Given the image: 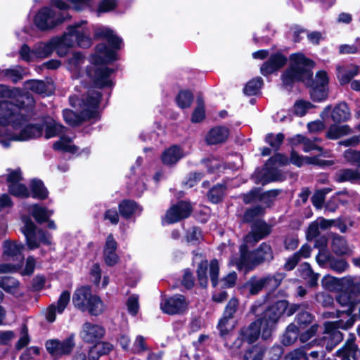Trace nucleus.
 Wrapping results in <instances>:
<instances>
[{"label":"nucleus","instance_id":"nucleus-35","mask_svg":"<svg viewBox=\"0 0 360 360\" xmlns=\"http://www.w3.org/2000/svg\"><path fill=\"white\" fill-rule=\"evenodd\" d=\"M337 70L340 84H345L359 73V67L351 65L347 67H338Z\"/></svg>","mask_w":360,"mask_h":360},{"label":"nucleus","instance_id":"nucleus-22","mask_svg":"<svg viewBox=\"0 0 360 360\" xmlns=\"http://www.w3.org/2000/svg\"><path fill=\"white\" fill-rule=\"evenodd\" d=\"M190 153L183 147L174 145L167 148L161 155L162 162L168 166L175 165L180 159Z\"/></svg>","mask_w":360,"mask_h":360},{"label":"nucleus","instance_id":"nucleus-50","mask_svg":"<svg viewBox=\"0 0 360 360\" xmlns=\"http://www.w3.org/2000/svg\"><path fill=\"white\" fill-rule=\"evenodd\" d=\"M2 72L4 78L6 77L16 83L22 79L24 70L20 67H17L13 69H5V70H2Z\"/></svg>","mask_w":360,"mask_h":360},{"label":"nucleus","instance_id":"nucleus-33","mask_svg":"<svg viewBox=\"0 0 360 360\" xmlns=\"http://www.w3.org/2000/svg\"><path fill=\"white\" fill-rule=\"evenodd\" d=\"M297 274L299 276L307 281L309 285L314 286L317 284L319 274L314 273L308 263L302 264L297 269Z\"/></svg>","mask_w":360,"mask_h":360},{"label":"nucleus","instance_id":"nucleus-36","mask_svg":"<svg viewBox=\"0 0 360 360\" xmlns=\"http://www.w3.org/2000/svg\"><path fill=\"white\" fill-rule=\"evenodd\" d=\"M120 214L125 218H129L133 215L139 214L142 208L135 202L131 200H124L119 206Z\"/></svg>","mask_w":360,"mask_h":360},{"label":"nucleus","instance_id":"nucleus-54","mask_svg":"<svg viewBox=\"0 0 360 360\" xmlns=\"http://www.w3.org/2000/svg\"><path fill=\"white\" fill-rule=\"evenodd\" d=\"M339 51L342 54L360 53V39L356 38L353 44H342L339 47Z\"/></svg>","mask_w":360,"mask_h":360},{"label":"nucleus","instance_id":"nucleus-25","mask_svg":"<svg viewBox=\"0 0 360 360\" xmlns=\"http://www.w3.org/2000/svg\"><path fill=\"white\" fill-rule=\"evenodd\" d=\"M286 61V58L281 53L271 55L269 60L261 66V73L264 76L271 74L282 68Z\"/></svg>","mask_w":360,"mask_h":360},{"label":"nucleus","instance_id":"nucleus-53","mask_svg":"<svg viewBox=\"0 0 360 360\" xmlns=\"http://www.w3.org/2000/svg\"><path fill=\"white\" fill-rule=\"evenodd\" d=\"M246 286L249 288L250 294L256 295L266 286L265 280L263 278L259 279L252 278L246 283Z\"/></svg>","mask_w":360,"mask_h":360},{"label":"nucleus","instance_id":"nucleus-26","mask_svg":"<svg viewBox=\"0 0 360 360\" xmlns=\"http://www.w3.org/2000/svg\"><path fill=\"white\" fill-rule=\"evenodd\" d=\"M73 136H68L65 131L59 136V139L54 142L53 148L55 150L75 154L78 148L73 143Z\"/></svg>","mask_w":360,"mask_h":360},{"label":"nucleus","instance_id":"nucleus-13","mask_svg":"<svg viewBox=\"0 0 360 360\" xmlns=\"http://www.w3.org/2000/svg\"><path fill=\"white\" fill-rule=\"evenodd\" d=\"M22 101L24 103L20 107V112L25 117L26 124H28L25 112L27 108L33 106L34 103L33 97L28 93H22L19 89L11 90L7 86L0 84V102H9L17 105Z\"/></svg>","mask_w":360,"mask_h":360},{"label":"nucleus","instance_id":"nucleus-61","mask_svg":"<svg viewBox=\"0 0 360 360\" xmlns=\"http://www.w3.org/2000/svg\"><path fill=\"white\" fill-rule=\"evenodd\" d=\"M127 307L128 312L135 316L139 309V296L136 295H132L129 297L127 301Z\"/></svg>","mask_w":360,"mask_h":360},{"label":"nucleus","instance_id":"nucleus-45","mask_svg":"<svg viewBox=\"0 0 360 360\" xmlns=\"http://www.w3.org/2000/svg\"><path fill=\"white\" fill-rule=\"evenodd\" d=\"M337 179L341 182L356 181L360 179V172L352 169H341L337 174Z\"/></svg>","mask_w":360,"mask_h":360},{"label":"nucleus","instance_id":"nucleus-19","mask_svg":"<svg viewBox=\"0 0 360 360\" xmlns=\"http://www.w3.org/2000/svg\"><path fill=\"white\" fill-rule=\"evenodd\" d=\"M105 333V328L102 326L86 322L82 327L79 337L86 343H93L101 339Z\"/></svg>","mask_w":360,"mask_h":360},{"label":"nucleus","instance_id":"nucleus-42","mask_svg":"<svg viewBox=\"0 0 360 360\" xmlns=\"http://www.w3.org/2000/svg\"><path fill=\"white\" fill-rule=\"evenodd\" d=\"M299 331L297 327L294 324H290L288 326L285 333L282 338V343L288 346L293 344L297 339Z\"/></svg>","mask_w":360,"mask_h":360},{"label":"nucleus","instance_id":"nucleus-46","mask_svg":"<svg viewBox=\"0 0 360 360\" xmlns=\"http://www.w3.org/2000/svg\"><path fill=\"white\" fill-rule=\"evenodd\" d=\"M262 84L263 80L261 77L255 78L247 83L244 92L249 96L256 95L259 93Z\"/></svg>","mask_w":360,"mask_h":360},{"label":"nucleus","instance_id":"nucleus-47","mask_svg":"<svg viewBox=\"0 0 360 360\" xmlns=\"http://www.w3.org/2000/svg\"><path fill=\"white\" fill-rule=\"evenodd\" d=\"M289 160L287 157L282 154L278 153L271 157L266 164V167L271 172V170L279 166L285 165L288 163Z\"/></svg>","mask_w":360,"mask_h":360},{"label":"nucleus","instance_id":"nucleus-48","mask_svg":"<svg viewBox=\"0 0 360 360\" xmlns=\"http://www.w3.org/2000/svg\"><path fill=\"white\" fill-rule=\"evenodd\" d=\"M225 186L218 184L211 188L207 196L209 200L213 203H217L221 201L224 196Z\"/></svg>","mask_w":360,"mask_h":360},{"label":"nucleus","instance_id":"nucleus-41","mask_svg":"<svg viewBox=\"0 0 360 360\" xmlns=\"http://www.w3.org/2000/svg\"><path fill=\"white\" fill-rule=\"evenodd\" d=\"M332 249L336 254L338 255L349 254L351 251L345 239L341 236H335L333 238L332 242Z\"/></svg>","mask_w":360,"mask_h":360},{"label":"nucleus","instance_id":"nucleus-18","mask_svg":"<svg viewBox=\"0 0 360 360\" xmlns=\"http://www.w3.org/2000/svg\"><path fill=\"white\" fill-rule=\"evenodd\" d=\"M188 303L181 295H176L169 298H162L160 309L164 313L176 314L184 312L187 308Z\"/></svg>","mask_w":360,"mask_h":360},{"label":"nucleus","instance_id":"nucleus-51","mask_svg":"<svg viewBox=\"0 0 360 360\" xmlns=\"http://www.w3.org/2000/svg\"><path fill=\"white\" fill-rule=\"evenodd\" d=\"M321 244H319V242L317 241L316 243L315 246L316 248H321L319 254L316 255V262L319 263V264L322 265L326 262V261L328 259L329 253L328 251L325 250L323 248L326 245L327 240L325 237H322L320 239Z\"/></svg>","mask_w":360,"mask_h":360},{"label":"nucleus","instance_id":"nucleus-7","mask_svg":"<svg viewBox=\"0 0 360 360\" xmlns=\"http://www.w3.org/2000/svg\"><path fill=\"white\" fill-rule=\"evenodd\" d=\"M101 95L94 89L89 90L81 100L76 96L70 97V103L79 114L71 110L65 109L63 111L65 122L70 126H77L82 120L95 117Z\"/></svg>","mask_w":360,"mask_h":360},{"label":"nucleus","instance_id":"nucleus-43","mask_svg":"<svg viewBox=\"0 0 360 360\" xmlns=\"http://www.w3.org/2000/svg\"><path fill=\"white\" fill-rule=\"evenodd\" d=\"M236 326V321L233 318L224 315L219 320L218 328L221 336H225L231 331Z\"/></svg>","mask_w":360,"mask_h":360},{"label":"nucleus","instance_id":"nucleus-2","mask_svg":"<svg viewBox=\"0 0 360 360\" xmlns=\"http://www.w3.org/2000/svg\"><path fill=\"white\" fill-rule=\"evenodd\" d=\"M290 67L282 75V81L286 87L297 82H302L311 87V96L314 101H321L327 97L328 77L323 70L318 71L312 79L314 62L302 53L290 56Z\"/></svg>","mask_w":360,"mask_h":360},{"label":"nucleus","instance_id":"nucleus-17","mask_svg":"<svg viewBox=\"0 0 360 360\" xmlns=\"http://www.w3.org/2000/svg\"><path fill=\"white\" fill-rule=\"evenodd\" d=\"M192 212L191 205L186 201H180L171 206L167 211L163 222L167 224L176 223L187 218Z\"/></svg>","mask_w":360,"mask_h":360},{"label":"nucleus","instance_id":"nucleus-20","mask_svg":"<svg viewBox=\"0 0 360 360\" xmlns=\"http://www.w3.org/2000/svg\"><path fill=\"white\" fill-rule=\"evenodd\" d=\"M25 247L22 243L5 241L3 246V257L4 260L20 263L22 265L24 256L22 250Z\"/></svg>","mask_w":360,"mask_h":360},{"label":"nucleus","instance_id":"nucleus-5","mask_svg":"<svg viewBox=\"0 0 360 360\" xmlns=\"http://www.w3.org/2000/svg\"><path fill=\"white\" fill-rule=\"evenodd\" d=\"M337 302L347 309L336 311V317L338 320L326 322L324 324V336L319 344L325 345L328 351L332 350L343 338L339 329L347 330L351 328L355 322L354 316L352 314L355 304L351 295L343 291L337 297Z\"/></svg>","mask_w":360,"mask_h":360},{"label":"nucleus","instance_id":"nucleus-59","mask_svg":"<svg viewBox=\"0 0 360 360\" xmlns=\"http://www.w3.org/2000/svg\"><path fill=\"white\" fill-rule=\"evenodd\" d=\"M264 211V208L262 205H257L249 209L244 214V220L248 222L252 221L255 217L262 215Z\"/></svg>","mask_w":360,"mask_h":360},{"label":"nucleus","instance_id":"nucleus-16","mask_svg":"<svg viewBox=\"0 0 360 360\" xmlns=\"http://www.w3.org/2000/svg\"><path fill=\"white\" fill-rule=\"evenodd\" d=\"M208 269L212 286L215 287L218 282L219 270L218 261L217 259H213L210 264L207 260L202 261L198 267L197 275L198 282L202 288L206 287L208 283V278L207 275Z\"/></svg>","mask_w":360,"mask_h":360},{"label":"nucleus","instance_id":"nucleus-40","mask_svg":"<svg viewBox=\"0 0 360 360\" xmlns=\"http://www.w3.org/2000/svg\"><path fill=\"white\" fill-rule=\"evenodd\" d=\"M359 354H360V352L352 342L347 344L345 347L336 352L337 356L342 357V360H350V357H352L354 360H357L356 356Z\"/></svg>","mask_w":360,"mask_h":360},{"label":"nucleus","instance_id":"nucleus-15","mask_svg":"<svg viewBox=\"0 0 360 360\" xmlns=\"http://www.w3.org/2000/svg\"><path fill=\"white\" fill-rule=\"evenodd\" d=\"M22 180L20 169H8L6 181L8 192L16 197L26 198L30 195L27 187L21 183Z\"/></svg>","mask_w":360,"mask_h":360},{"label":"nucleus","instance_id":"nucleus-34","mask_svg":"<svg viewBox=\"0 0 360 360\" xmlns=\"http://www.w3.org/2000/svg\"><path fill=\"white\" fill-rule=\"evenodd\" d=\"M66 131L67 129L64 126L53 119L46 121L44 136L46 139L60 136Z\"/></svg>","mask_w":360,"mask_h":360},{"label":"nucleus","instance_id":"nucleus-27","mask_svg":"<svg viewBox=\"0 0 360 360\" xmlns=\"http://www.w3.org/2000/svg\"><path fill=\"white\" fill-rule=\"evenodd\" d=\"M290 161L291 163L294 164L295 165H296L297 167H302L304 164L318 165H321V166L330 165L333 164V162H331V161L320 160L316 157L311 158V157L300 156L294 150H292L291 153Z\"/></svg>","mask_w":360,"mask_h":360},{"label":"nucleus","instance_id":"nucleus-49","mask_svg":"<svg viewBox=\"0 0 360 360\" xmlns=\"http://www.w3.org/2000/svg\"><path fill=\"white\" fill-rule=\"evenodd\" d=\"M193 99V96L189 91H180L176 97V103L181 108H188Z\"/></svg>","mask_w":360,"mask_h":360},{"label":"nucleus","instance_id":"nucleus-63","mask_svg":"<svg viewBox=\"0 0 360 360\" xmlns=\"http://www.w3.org/2000/svg\"><path fill=\"white\" fill-rule=\"evenodd\" d=\"M201 238L202 233L199 229L193 227L187 231L186 240L188 243L195 245L200 241Z\"/></svg>","mask_w":360,"mask_h":360},{"label":"nucleus","instance_id":"nucleus-64","mask_svg":"<svg viewBox=\"0 0 360 360\" xmlns=\"http://www.w3.org/2000/svg\"><path fill=\"white\" fill-rule=\"evenodd\" d=\"M284 360H307V354L303 348H298L285 355Z\"/></svg>","mask_w":360,"mask_h":360},{"label":"nucleus","instance_id":"nucleus-24","mask_svg":"<svg viewBox=\"0 0 360 360\" xmlns=\"http://www.w3.org/2000/svg\"><path fill=\"white\" fill-rule=\"evenodd\" d=\"M117 248V242L112 235H109L103 248V259L106 265L112 266L120 261V257L116 252Z\"/></svg>","mask_w":360,"mask_h":360},{"label":"nucleus","instance_id":"nucleus-23","mask_svg":"<svg viewBox=\"0 0 360 360\" xmlns=\"http://www.w3.org/2000/svg\"><path fill=\"white\" fill-rule=\"evenodd\" d=\"M321 283L322 286L328 290L338 291L350 288L353 282L349 278H342L340 279L330 275H326L323 278Z\"/></svg>","mask_w":360,"mask_h":360},{"label":"nucleus","instance_id":"nucleus-30","mask_svg":"<svg viewBox=\"0 0 360 360\" xmlns=\"http://www.w3.org/2000/svg\"><path fill=\"white\" fill-rule=\"evenodd\" d=\"M112 349V345L109 342H98L89 349L88 354L89 360H98L101 356L109 354Z\"/></svg>","mask_w":360,"mask_h":360},{"label":"nucleus","instance_id":"nucleus-8","mask_svg":"<svg viewBox=\"0 0 360 360\" xmlns=\"http://www.w3.org/2000/svg\"><path fill=\"white\" fill-rule=\"evenodd\" d=\"M70 6L63 0H51L49 6L40 8L34 17V24L40 30L55 28L69 18L65 11Z\"/></svg>","mask_w":360,"mask_h":360},{"label":"nucleus","instance_id":"nucleus-56","mask_svg":"<svg viewBox=\"0 0 360 360\" xmlns=\"http://www.w3.org/2000/svg\"><path fill=\"white\" fill-rule=\"evenodd\" d=\"M94 0H68L66 1L70 6V9L80 11L91 7Z\"/></svg>","mask_w":360,"mask_h":360},{"label":"nucleus","instance_id":"nucleus-32","mask_svg":"<svg viewBox=\"0 0 360 360\" xmlns=\"http://www.w3.org/2000/svg\"><path fill=\"white\" fill-rule=\"evenodd\" d=\"M0 287L6 292L12 294L17 297L22 295L20 289L19 282L13 277L0 278Z\"/></svg>","mask_w":360,"mask_h":360},{"label":"nucleus","instance_id":"nucleus-62","mask_svg":"<svg viewBox=\"0 0 360 360\" xmlns=\"http://www.w3.org/2000/svg\"><path fill=\"white\" fill-rule=\"evenodd\" d=\"M344 157L347 162L358 166L360 169V151L348 149L345 152Z\"/></svg>","mask_w":360,"mask_h":360},{"label":"nucleus","instance_id":"nucleus-60","mask_svg":"<svg viewBox=\"0 0 360 360\" xmlns=\"http://www.w3.org/2000/svg\"><path fill=\"white\" fill-rule=\"evenodd\" d=\"M198 106L193 112L191 121L193 122H200L205 117V110L203 106L202 100L200 98L197 101Z\"/></svg>","mask_w":360,"mask_h":360},{"label":"nucleus","instance_id":"nucleus-11","mask_svg":"<svg viewBox=\"0 0 360 360\" xmlns=\"http://www.w3.org/2000/svg\"><path fill=\"white\" fill-rule=\"evenodd\" d=\"M24 226L22 231L26 238V244L30 250L38 248L41 243L51 244V236L41 229L37 231L34 223L27 217H22Z\"/></svg>","mask_w":360,"mask_h":360},{"label":"nucleus","instance_id":"nucleus-38","mask_svg":"<svg viewBox=\"0 0 360 360\" xmlns=\"http://www.w3.org/2000/svg\"><path fill=\"white\" fill-rule=\"evenodd\" d=\"M352 129L348 125H331L327 133L326 137L329 139L335 140L341 138L342 136H347L351 134Z\"/></svg>","mask_w":360,"mask_h":360},{"label":"nucleus","instance_id":"nucleus-3","mask_svg":"<svg viewBox=\"0 0 360 360\" xmlns=\"http://www.w3.org/2000/svg\"><path fill=\"white\" fill-rule=\"evenodd\" d=\"M95 35L105 39L111 48L105 44H100L96 47V53L92 56L91 62L95 65L94 75L89 71L96 85L98 87L110 86L112 84L110 75L113 70L106 68L104 64L117 59V51L123 46L122 39L108 27H99L95 30Z\"/></svg>","mask_w":360,"mask_h":360},{"label":"nucleus","instance_id":"nucleus-57","mask_svg":"<svg viewBox=\"0 0 360 360\" xmlns=\"http://www.w3.org/2000/svg\"><path fill=\"white\" fill-rule=\"evenodd\" d=\"M89 278L97 287L100 286L101 279V269L98 263L94 264L89 269Z\"/></svg>","mask_w":360,"mask_h":360},{"label":"nucleus","instance_id":"nucleus-1","mask_svg":"<svg viewBox=\"0 0 360 360\" xmlns=\"http://www.w3.org/2000/svg\"><path fill=\"white\" fill-rule=\"evenodd\" d=\"M24 101L15 105L0 102V145L8 148L14 141H27L42 135L40 124H26L25 117L20 112Z\"/></svg>","mask_w":360,"mask_h":360},{"label":"nucleus","instance_id":"nucleus-31","mask_svg":"<svg viewBox=\"0 0 360 360\" xmlns=\"http://www.w3.org/2000/svg\"><path fill=\"white\" fill-rule=\"evenodd\" d=\"M25 89L30 90L36 94L46 96L51 93L50 84H46L41 80H28L24 83Z\"/></svg>","mask_w":360,"mask_h":360},{"label":"nucleus","instance_id":"nucleus-55","mask_svg":"<svg viewBox=\"0 0 360 360\" xmlns=\"http://www.w3.org/2000/svg\"><path fill=\"white\" fill-rule=\"evenodd\" d=\"M285 275L281 273H278L274 276H268L263 278L265 280V287H268L269 289L276 288L284 278Z\"/></svg>","mask_w":360,"mask_h":360},{"label":"nucleus","instance_id":"nucleus-21","mask_svg":"<svg viewBox=\"0 0 360 360\" xmlns=\"http://www.w3.org/2000/svg\"><path fill=\"white\" fill-rule=\"evenodd\" d=\"M70 293L68 290L63 291L56 303L51 304L47 310L46 314V319L49 322H53L56 320L57 314H62L67 305L70 302Z\"/></svg>","mask_w":360,"mask_h":360},{"label":"nucleus","instance_id":"nucleus-28","mask_svg":"<svg viewBox=\"0 0 360 360\" xmlns=\"http://www.w3.org/2000/svg\"><path fill=\"white\" fill-rule=\"evenodd\" d=\"M27 210L39 224L46 222L53 214L52 210H49L39 204H32L27 206Z\"/></svg>","mask_w":360,"mask_h":360},{"label":"nucleus","instance_id":"nucleus-52","mask_svg":"<svg viewBox=\"0 0 360 360\" xmlns=\"http://www.w3.org/2000/svg\"><path fill=\"white\" fill-rule=\"evenodd\" d=\"M264 350L262 347L255 346L245 352L243 360H262Z\"/></svg>","mask_w":360,"mask_h":360},{"label":"nucleus","instance_id":"nucleus-44","mask_svg":"<svg viewBox=\"0 0 360 360\" xmlns=\"http://www.w3.org/2000/svg\"><path fill=\"white\" fill-rule=\"evenodd\" d=\"M84 62V58L79 52H75L67 61V68L70 71L77 72Z\"/></svg>","mask_w":360,"mask_h":360},{"label":"nucleus","instance_id":"nucleus-39","mask_svg":"<svg viewBox=\"0 0 360 360\" xmlns=\"http://www.w3.org/2000/svg\"><path fill=\"white\" fill-rule=\"evenodd\" d=\"M350 112L345 103H340L337 105L332 112V119L335 122H344L349 119Z\"/></svg>","mask_w":360,"mask_h":360},{"label":"nucleus","instance_id":"nucleus-10","mask_svg":"<svg viewBox=\"0 0 360 360\" xmlns=\"http://www.w3.org/2000/svg\"><path fill=\"white\" fill-rule=\"evenodd\" d=\"M273 259V252L269 245L263 243L258 249L248 255H243L238 258L231 259V263L236 265L240 269L249 271L253 269L257 265L269 262Z\"/></svg>","mask_w":360,"mask_h":360},{"label":"nucleus","instance_id":"nucleus-37","mask_svg":"<svg viewBox=\"0 0 360 360\" xmlns=\"http://www.w3.org/2000/svg\"><path fill=\"white\" fill-rule=\"evenodd\" d=\"M30 186L32 198L44 200L48 197L49 192L41 180H32Z\"/></svg>","mask_w":360,"mask_h":360},{"label":"nucleus","instance_id":"nucleus-58","mask_svg":"<svg viewBox=\"0 0 360 360\" xmlns=\"http://www.w3.org/2000/svg\"><path fill=\"white\" fill-rule=\"evenodd\" d=\"M40 349L32 346L27 348L20 356V360H39Z\"/></svg>","mask_w":360,"mask_h":360},{"label":"nucleus","instance_id":"nucleus-12","mask_svg":"<svg viewBox=\"0 0 360 360\" xmlns=\"http://www.w3.org/2000/svg\"><path fill=\"white\" fill-rule=\"evenodd\" d=\"M75 335L70 334L63 339L51 338L45 342L46 350L53 360L70 355L75 347Z\"/></svg>","mask_w":360,"mask_h":360},{"label":"nucleus","instance_id":"nucleus-9","mask_svg":"<svg viewBox=\"0 0 360 360\" xmlns=\"http://www.w3.org/2000/svg\"><path fill=\"white\" fill-rule=\"evenodd\" d=\"M72 303L75 308L93 316L101 314L105 309L103 302L98 295L92 293L89 286L80 287L75 291Z\"/></svg>","mask_w":360,"mask_h":360},{"label":"nucleus","instance_id":"nucleus-14","mask_svg":"<svg viewBox=\"0 0 360 360\" xmlns=\"http://www.w3.org/2000/svg\"><path fill=\"white\" fill-rule=\"evenodd\" d=\"M271 232V227L264 221H259L253 224L251 231L244 238L240 247V256L248 255L249 248L253 247L259 240Z\"/></svg>","mask_w":360,"mask_h":360},{"label":"nucleus","instance_id":"nucleus-4","mask_svg":"<svg viewBox=\"0 0 360 360\" xmlns=\"http://www.w3.org/2000/svg\"><path fill=\"white\" fill-rule=\"evenodd\" d=\"M91 30L85 20L68 26L61 37H53L47 42L37 43L34 46L36 59L49 57L54 50L60 57L65 56L70 48L78 46L89 47L91 44Z\"/></svg>","mask_w":360,"mask_h":360},{"label":"nucleus","instance_id":"nucleus-6","mask_svg":"<svg viewBox=\"0 0 360 360\" xmlns=\"http://www.w3.org/2000/svg\"><path fill=\"white\" fill-rule=\"evenodd\" d=\"M288 303L285 300L276 302L266 309L261 319L252 323L248 327L240 330V336L249 344L254 342L261 333L264 340H267L271 335L276 321L285 312Z\"/></svg>","mask_w":360,"mask_h":360},{"label":"nucleus","instance_id":"nucleus-29","mask_svg":"<svg viewBox=\"0 0 360 360\" xmlns=\"http://www.w3.org/2000/svg\"><path fill=\"white\" fill-rule=\"evenodd\" d=\"M229 135V129L224 127H217L212 129L206 136L209 144H217L225 141Z\"/></svg>","mask_w":360,"mask_h":360}]
</instances>
